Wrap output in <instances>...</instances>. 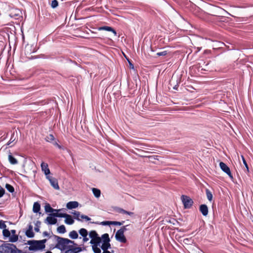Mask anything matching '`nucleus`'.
Segmentation results:
<instances>
[{"instance_id": "50", "label": "nucleus", "mask_w": 253, "mask_h": 253, "mask_svg": "<svg viewBox=\"0 0 253 253\" xmlns=\"http://www.w3.org/2000/svg\"><path fill=\"white\" fill-rule=\"evenodd\" d=\"M43 234L45 236L47 235H48V233L46 231H45L43 232Z\"/></svg>"}, {"instance_id": "38", "label": "nucleus", "mask_w": 253, "mask_h": 253, "mask_svg": "<svg viewBox=\"0 0 253 253\" xmlns=\"http://www.w3.org/2000/svg\"><path fill=\"white\" fill-rule=\"evenodd\" d=\"M6 227V225L5 224L4 221L3 220H0V228L4 229Z\"/></svg>"}, {"instance_id": "48", "label": "nucleus", "mask_w": 253, "mask_h": 253, "mask_svg": "<svg viewBox=\"0 0 253 253\" xmlns=\"http://www.w3.org/2000/svg\"><path fill=\"white\" fill-rule=\"evenodd\" d=\"M89 240V238L87 237V236L84 237L83 239V241L84 243H85L87 242Z\"/></svg>"}, {"instance_id": "4", "label": "nucleus", "mask_w": 253, "mask_h": 253, "mask_svg": "<svg viewBox=\"0 0 253 253\" xmlns=\"http://www.w3.org/2000/svg\"><path fill=\"white\" fill-rule=\"evenodd\" d=\"M102 244L101 246V248L103 251L102 253H114V251L110 252L108 251L109 249L111 248V244L110 243V239L108 234L105 233L102 235Z\"/></svg>"}, {"instance_id": "19", "label": "nucleus", "mask_w": 253, "mask_h": 253, "mask_svg": "<svg viewBox=\"0 0 253 253\" xmlns=\"http://www.w3.org/2000/svg\"><path fill=\"white\" fill-rule=\"evenodd\" d=\"M8 157L9 162H10V163L11 164L15 165L18 163L17 160L12 156V155L10 153H9Z\"/></svg>"}, {"instance_id": "51", "label": "nucleus", "mask_w": 253, "mask_h": 253, "mask_svg": "<svg viewBox=\"0 0 253 253\" xmlns=\"http://www.w3.org/2000/svg\"><path fill=\"white\" fill-rule=\"evenodd\" d=\"M130 68H132V69H133V68H134L133 67V65L132 64H130Z\"/></svg>"}, {"instance_id": "36", "label": "nucleus", "mask_w": 253, "mask_h": 253, "mask_svg": "<svg viewBox=\"0 0 253 253\" xmlns=\"http://www.w3.org/2000/svg\"><path fill=\"white\" fill-rule=\"evenodd\" d=\"M125 222L124 221H121V222H120V221H112V223H111V225H122L123 224V223Z\"/></svg>"}, {"instance_id": "12", "label": "nucleus", "mask_w": 253, "mask_h": 253, "mask_svg": "<svg viewBox=\"0 0 253 253\" xmlns=\"http://www.w3.org/2000/svg\"><path fill=\"white\" fill-rule=\"evenodd\" d=\"M101 241H102V237H100L99 236H98L97 237L91 239L90 243L92 245L100 246Z\"/></svg>"}, {"instance_id": "21", "label": "nucleus", "mask_w": 253, "mask_h": 253, "mask_svg": "<svg viewBox=\"0 0 253 253\" xmlns=\"http://www.w3.org/2000/svg\"><path fill=\"white\" fill-rule=\"evenodd\" d=\"M92 191L93 193L94 196L96 198H98L100 196L101 191L99 189L95 188H92Z\"/></svg>"}, {"instance_id": "37", "label": "nucleus", "mask_w": 253, "mask_h": 253, "mask_svg": "<svg viewBox=\"0 0 253 253\" xmlns=\"http://www.w3.org/2000/svg\"><path fill=\"white\" fill-rule=\"evenodd\" d=\"M112 221H104L100 223L102 225H111Z\"/></svg>"}, {"instance_id": "28", "label": "nucleus", "mask_w": 253, "mask_h": 253, "mask_svg": "<svg viewBox=\"0 0 253 253\" xmlns=\"http://www.w3.org/2000/svg\"><path fill=\"white\" fill-rule=\"evenodd\" d=\"M97 245H92V249L94 253H101V250Z\"/></svg>"}, {"instance_id": "11", "label": "nucleus", "mask_w": 253, "mask_h": 253, "mask_svg": "<svg viewBox=\"0 0 253 253\" xmlns=\"http://www.w3.org/2000/svg\"><path fill=\"white\" fill-rule=\"evenodd\" d=\"M79 203L77 201H71L67 203L66 207L68 209L71 210L77 208L79 206Z\"/></svg>"}, {"instance_id": "30", "label": "nucleus", "mask_w": 253, "mask_h": 253, "mask_svg": "<svg viewBox=\"0 0 253 253\" xmlns=\"http://www.w3.org/2000/svg\"><path fill=\"white\" fill-rule=\"evenodd\" d=\"M41 224V221H40L39 220L36 221V222L35 224V231H36L37 232L40 231V227Z\"/></svg>"}, {"instance_id": "25", "label": "nucleus", "mask_w": 253, "mask_h": 253, "mask_svg": "<svg viewBox=\"0 0 253 253\" xmlns=\"http://www.w3.org/2000/svg\"><path fill=\"white\" fill-rule=\"evenodd\" d=\"M72 213L74 215V217L75 219H76L78 221H81V218L80 214V212L78 211H74V212H72Z\"/></svg>"}, {"instance_id": "23", "label": "nucleus", "mask_w": 253, "mask_h": 253, "mask_svg": "<svg viewBox=\"0 0 253 253\" xmlns=\"http://www.w3.org/2000/svg\"><path fill=\"white\" fill-rule=\"evenodd\" d=\"M58 212V211H56ZM67 213H53L50 214V215H52L54 217H64L67 216Z\"/></svg>"}, {"instance_id": "16", "label": "nucleus", "mask_w": 253, "mask_h": 253, "mask_svg": "<svg viewBox=\"0 0 253 253\" xmlns=\"http://www.w3.org/2000/svg\"><path fill=\"white\" fill-rule=\"evenodd\" d=\"M65 218V223L66 224L68 225H72L74 223V220L70 215L67 214V216H66Z\"/></svg>"}, {"instance_id": "5", "label": "nucleus", "mask_w": 253, "mask_h": 253, "mask_svg": "<svg viewBox=\"0 0 253 253\" xmlns=\"http://www.w3.org/2000/svg\"><path fill=\"white\" fill-rule=\"evenodd\" d=\"M181 199L185 209H189L192 207L193 201L189 197L186 195H182Z\"/></svg>"}, {"instance_id": "27", "label": "nucleus", "mask_w": 253, "mask_h": 253, "mask_svg": "<svg viewBox=\"0 0 253 253\" xmlns=\"http://www.w3.org/2000/svg\"><path fill=\"white\" fill-rule=\"evenodd\" d=\"M206 193L208 199L210 201H211L212 200V194L211 192L209 189H207L206 190Z\"/></svg>"}, {"instance_id": "44", "label": "nucleus", "mask_w": 253, "mask_h": 253, "mask_svg": "<svg viewBox=\"0 0 253 253\" xmlns=\"http://www.w3.org/2000/svg\"><path fill=\"white\" fill-rule=\"evenodd\" d=\"M5 193V190L3 188H0V198L2 197Z\"/></svg>"}, {"instance_id": "34", "label": "nucleus", "mask_w": 253, "mask_h": 253, "mask_svg": "<svg viewBox=\"0 0 253 253\" xmlns=\"http://www.w3.org/2000/svg\"><path fill=\"white\" fill-rule=\"evenodd\" d=\"M46 140L48 142H51L54 140V137L52 134H49L46 136Z\"/></svg>"}, {"instance_id": "24", "label": "nucleus", "mask_w": 253, "mask_h": 253, "mask_svg": "<svg viewBox=\"0 0 253 253\" xmlns=\"http://www.w3.org/2000/svg\"><path fill=\"white\" fill-rule=\"evenodd\" d=\"M79 233L83 238L88 235V232L87 230L84 228H81L79 231Z\"/></svg>"}, {"instance_id": "8", "label": "nucleus", "mask_w": 253, "mask_h": 253, "mask_svg": "<svg viewBox=\"0 0 253 253\" xmlns=\"http://www.w3.org/2000/svg\"><path fill=\"white\" fill-rule=\"evenodd\" d=\"M46 179H47L50 182V183L51 185L56 190H59V186L58 185V183L57 181V180L51 176H46Z\"/></svg>"}, {"instance_id": "42", "label": "nucleus", "mask_w": 253, "mask_h": 253, "mask_svg": "<svg viewBox=\"0 0 253 253\" xmlns=\"http://www.w3.org/2000/svg\"><path fill=\"white\" fill-rule=\"evenodd\" d=\"M81 218L82 219L85 220L86 221H89L91 219L90 218L87 216V215L83 214H82L81 215Z\"/></svg>"}, {"instance_id": "20", "label": "nucleus", "mask_w": 253, "mask_h": 253, "mask_svg": "<svg viewBox=\"0 0 253 253\" xmlns=\"http://www.w3.org/2000/svg\"><path fill=\"white\" fill-rule=\"evenodd\" d=\"M69 236L72 239H76L78 238V234L77 231L73 230L69 233Z\"/></svg>"}, {"instance_id": "15", "label": "nucleus", "mask_w": 253, "mask_h": 253, "mask_svg": "<svg viewBox=\"0 0 253 253\" xmlns=\"http://www.w3.org/2000/svg\"><path fill=\"white\" fill-rule=\"evenodd\" d=\"M44 210H45V212L46 213H48V212H52L53 211H60L61 210H55V209H53V208H52L50 206V205L49 204H46L45 206H44Z\"/></svg>"}, {"instance_id": "47", "label": "nucleus", "mask_w": 253, "mask_h": 253, "mask_svg": "<svg viewBox=\"0 0 253 253\" xmlns=\"http://www.w3.org/2000/svg\"><path fill=\"white\" fill-rule=\"evenodd\" d=\"M124 214H126L129 215H133L134 214V213L130 211H128L125 210V212Z\"/></svg>"}, {"instance_id": "13", "label": "nucleus", "mask_w": 253, "mask_h": 253, "mask_svg": "<svg viewBox=\"0 0 253 253\" xmlns=\"http://www.w3.org/2000/svg\"><path fill=\"white\" fill-rule=\"evenodd\" d=\"M200 211L204 216H207L208 214V208L207 205L205 204L201 205L200 206Z\"/></svg>"}, {"instance_id": "46", "label": "nucleus", "mask_w": 253, "mask_h": 253, "mask_svg": "<svg viewBox=\"0 0 253 253\" xmlns=\"http://www.w3.org/2000/svg\"><path fill=\"white\" fill-rule=\"evenodd\" d=\"M32 48V46L31 45H27L26 47H25V50H26V52L28 54V53H30V52H29V50H30V48Z\"/></svg>"}, {"instance_id": "1", "label": "nucleus", "mask_w": 253, "mask_h": 253, "mask_svg": "<svg viewBox=\"0 0 253 253\" xmlns=\"http://www.w3.org/2000/svg\"><path fill=\"white\" fill-rule=\"evenodd\" d=\"M55 238L56 240L55 248L61 251H65L64 253H78L83 250L81 247L75 246L77 245L73 241L58 236H55Z\"/></svg>"}, {"instance_id": "43", "label": "nucleus", "mask_w": 253, "mask_h": 253, "mask_svg": "<svg viewBox=\"0 0 253 253\" xmlns=\"http://www.w3.org/2000/svg\"><path fill=\"white\" fill-rule=\"evenodd\" d=\"M53 144L54 146L57 147L59 149H63V147L60 145L58 144L56 141H54Z\"/></svg>"}, {"instance_id": "29", "label": "nucleus", "mask_w": 253, "mask_h": 253, "mask_svg": "<svg viewBox=\"0 0 253 253\" xmlns=\"http://www.w3.org/2000/svg\"><path fill=\"white\" fill-rule=\"evenodd\" d=\"M114 209V211H116V212H118L119 213H122V214L125 213V210L122 208H120L119 207H115Z\"/></svg>"}, {"instance_id": "41", "label": "nucleus", "mask_w": 253, "mask_h": 253, "mask_svg": "<svg viewBox=\"0 0 253 253\" xmlns=\"http://www.w3.org/2000/svg\"><path fill=\"white\" fill-rule=\"evenodd\" d=\"M168 52L167 51H163L162 52H159L157 53V55L160 56H165L167 54Z\"/></svg>"}, {"instance_id": "22", "label": "nucleus", "mask_w": 253, "mask_h": 253, "mask_svg": "<svg viewBox=\"0 0 253 253\" xmlns=\"http://www.w3.org/2000/svg\"><path fill=\"white\" fill-rule=\"evenodd\" d=\"M57 231L59 233L64 234L66 232L65 226L61 225L57 227Z\"/></svg>"}, {"instance_id": "18", "label": "nucleus", "mask_w": 253, "mask_h": 253, "mask_svg": "<svg viewBox=\"0 0 253 253\" xmlns=\"http://www.w3.org/2000/svg\"><path fill=\"white\" fill-rule=\"evenodd\" d=\"M41 210V206L40 204L38 202H35L34 204L33 211L35 213H38Z\"/></svg>"}, {"instance_id": "35", "label": "nucleus", "mask_w": 253, "mask_h": 253, "mask_svg": "<svg viewBox=\"0 0 253 253\" xmlns=\"http://www.w3.org/2000/svg\"><path fill=\"white\" fill-rule=\"evenodd\" d=\"M58 2L57 0H53L51 1V6L52 8H54L58 6Z\"/></svg>"}, {"instance_id": "26", "label": "nucleus", "mask_w": 253, "mask_h": 253, "mask_svg": "<svg viewBox=\"0 0 253 253\" xmlns=\"http://www.w3.org/2000/svg\"><path fill=\"white\" fill-rule=\"evenodd\" d=\"M89 236L91 239L98 237V235L95 230H92L89 233Z\"/></svg>"}, {"instance_id": "32", "label": "nucleus", "mask_w": 253, "mask_h": 253, "mask_svg": "<svg viewBox=\"0 0 253 253\" xmlns=\"http://www.w3.org/2000/svg\"><path fill=\"white\" fill-rule=\"evenodd\" d=\"M18 239V236L15 234H13L10 237V241L11 242H16Z\"/></svg>"}, {"instance_id": "31", "label": "nucleus", "mask_w": 253, "mask_h": 253, "mask_svg": "<svg viewBox=\"0 0 253 253\" xmlns=\"http://www.w3.org/2000/svg\"><path fill=\"white\" fill-rule=\"evenodd\" d=\"M5 188L10 193H13L14 191L13 187L9 184H6L5 185Z\"/></svg>"}, {"instance_id": "40", "label": "nucleus", "mask_w": 253, "mask_h": 253, "mask_svg": "<svg viewBox=\"0 0 253 253\" xmlns=\"http://www.w3.org/2000/svg\"><path fill=\"white\" fill-rule=\"evenodd\" d=\"M242 160H243V162L245 165V166L246 167V168L247 169V172H249V167H248V164L244 157L243 156H242Z\"/></svg>"}, {"instance_id": "3", "label": "nucleus", "mask_w": 253, "mask_h": 253, "mask_svg": "<svg viewBox=\"0 0 253 253\" xmlns=\"http://www.w3.org/2000/svg\"><path fill=\"white\" fill-rule=\"evenodd\" d=\"M0 253H21V251L17 249L14 245L6 243L0 246Z\"/></svg>"}, {"instance_id": "6", "label": "nucleus", "mask_w": 253, "mask_h": 253, "mask_svg": "<svg viewBox=\"0 0 253 253\" xmlns=\"http://www.w3.org/2000/svg\"><path fill=\"white\" fill-rule=\"evenodd\" d=\"M115 238L117 241L123 243H126V239L123 232L118 230L115 234Z\"/></svg>"}, {"instance_id": "49", "label": "nucleus", "mask_w": 253, "mask_h": 253, "mask_svg": "<svg viewBox=\"0 0 253 253\" xmlns=\"http://www.w3.org/2000/svg\"><path fill=\"white\" fill-rule=\"evenodd\" d=\"M11 233H12V234H15V232H16V231H15V230H12L11 231Z\"/></svg>"}, {"instance_id": "17", "label": "nucleus", "mask_w": 253, "mask_h": 253, "mask_svg": "<svg viewBox=\"0 0 253 253\" xmlns=\"http://www.w3.org/2000/svg\"><path fill=\"white\" fill-rule=\"evenodd\" d=\"M100 30H105L107 31L112 32L115 35V36L117 35V33L112 27L109 26H103L100 27L99 29Z\"/></svg>"}, {"instance_id": "9", "label": "nucleus", "mask_w": 253, "mask_h": 253, "mask_svg": "<svg viewBox=\"0 0 253 253\" xmlns=\"http://www.w3.org/2000/svg\"><path fill=\"white\" fill-rule=\"evenodd\" d=\"M41 169H42V170L45 174L46 177L50 176L49 174L50 173V171L48 168L47 164H46L44 162H42L41 163Z\"/></svg>"}, {"instance_id": "14", "label": "nucleus", "mask_w": 253, "mask_h": 253, "mask_svg": "<svg viewBox=\"0 0 253 253\" xmlns=\"http://www.w3.org/2000/svg\"><path fill=\"white\" fill-rule=\"evenodd\" d=\"M25 234L29 238H33L34 236V233L33 232V226L31 224L29 225L28 229L26 231Z\"/></svg>"}, {"instance_id": "10", "label": "nucleus", "mask_w": 253, "mask_h": 253, "mask_svg": "<svg viewBox=\"0 0 253 253\" xmlns=\"http://www.w3.org/2000/svg\"><path fill=\"white\" fill-rule=\"evenodd\" d=\"M44 223L49 224V225H54L57 222V220L56 218H55L54 216L52 215H49L46 217V218L44 220Z\"/></svg>"}, {"instance_id": "39", "label": "nucleus", "mask_w": 253, "mask_h": 253, "mask_svg": "<svg viewBox=\"0 0 253 253\" xmlns=\"http://www.w3.org/2000/svg\"><path fill=\"white\" fill-rule=\"evenodd\" d=\"M15 140V137H14V133H13L11 135V138L7 143V145H9L10 143L13 142Z\"/></svg>"}, {"instance_id": "45", "label": "nucleus", "mask_w": 253, "mask_h": 253, "mask_svg": "<svg viewBox=\"0 0 253 253\" xmlns=\"http://www.w3.org/2000/svg\"><path fill=\"white\" fill-rule=\"evenodd\" d=\"M126 227V226H124L122 227L119 230L124 233L127 230Z\"/></svg>"}, {"instance_id": "7", "label": "nucleus", "mask_w": 253, "mask_h": 253, "mask_svg": "<svg viewBox=\"0 0 253 253\" xmlns=\"http://www.w3.org/2000/svg\"><path fill=\"white\" fill-rule=\"evenodd\" d=\"M219 167L222 171L226 173L231 178H233L229 168L225 163L222 162H220Z\"/></svg>"}, {"instance_id": "33", "label": "nucleus", "mask_w": 253, "mask_h": 253, "mask_svg": "<svg viewBox=\"0 0 253 253\" xmlns=\"http://www.w3.org/2000/svg\"><path fill=\"white\" fill-rule=\"evenodd\" d=\"M2 234L5 237H8L10 236V235L9 231L6 228L3 230Z\"/></svg>"}, {"instance_id": "52", "label": "nucleus", "mask_w": 253, "mask_h": 253, "mask_svg": "<svg viewBox=\"0 0 253 253\" xmlns=\"http://www.w3.org/2000/svg\"><path fill=\"white\" fill-rule=\"evenodd\" d=\"M45 253H52L50 251H47Z\"/></svg>"}, {"instance_id": "2", "label": "nucleus", "mask_w": 253, "mask_h": 253, "mask_svg": "<svg viewBox=\"0 0 253 253\" xmlns=\"http://www.w3.org/2000/svg\"><path fill=\"white\" fill-rule=\"evenodd\" d=\"M46 241V239L39 241H29L28 242V244L30 246L29 250L32 251L42 250L45 247V243Z\"/></svg>"}]
</instances>
